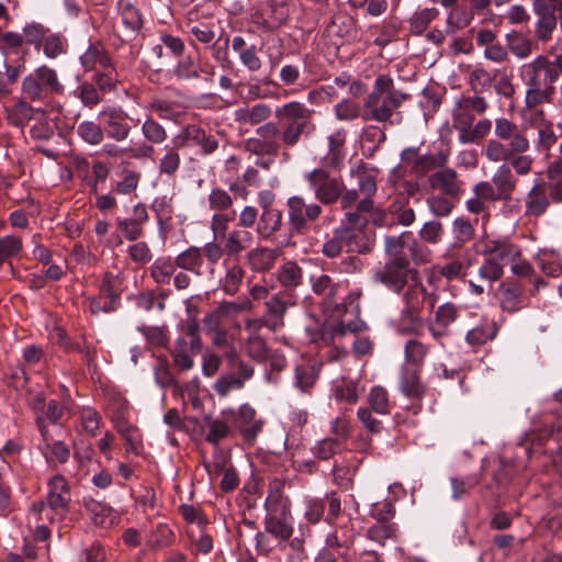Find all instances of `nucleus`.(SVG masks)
Listing matches in <instances>:
<instances>
[{
    "label": "nucleus",
    "instance_id": "1",
    "mask_svg": "<svg viewBox=\"0 0 562 562\" xmlns=\"http://www.w3.org/2000/svg\"><path fill=\"white\" fill-rule=\"evenodd\" d=\"M494 134L497 139L487 140L484 155L490 161L503 162L493 173L492 181L502 201H509L517 188L515 173L529 175L535 159L527 155L530 143L517 124L499 117L495 121Z\"/></svg>",
    "mask_w": 562,
    "mask_h": 562
},
{
    "label": "nucleus",
    "instance_id": "2",
    "mask_svg": "<svg viewBox=\"0 0 562 562\" xmlns=\"http://www.w3.org/2000/svg\"><path fill=\"white\" fill-rule=\"evenodd\" d=\"M314 113V109L300 101H290L278 106L274 111L277 121L261 124L255 136L245 142L246 151L261 157H276L281 147H296L315 134Z\"/></svg>",
    "mask_w": 562,
    "mask_h": 562
},
{
    "label": "nucleus",
    "instance_id": "3",
    "mask_svg": "<svg viewBox=\"0 0 562 562\" xmlns=\"http://www.w3.org/2000/svg\"><path fill=\"white\" fill-rule=\"evenodd\" d=\"M411 235V232H404L398 236L384 237L386 260L373 270L371 276L373 283L400 294L409 280H418L419 272L412 266L409 257L404 251L405 238Z\"/></svg>",
    "mask_w": 562,
    "mask_h": 562
},
{
    "label": "nucleus",
    "instance_id": "4",
    "mask_svg": "<svg viewBox=\"0 0 562 562\" xmlns=\"http://www.w3.org/2000/svg\"><path fill=\"white\" fill-rule=\"evenodd\" d=\"M520 78L526 86L525 104L535 109L543 103H552L557 93L554 83L557 71L547 55H538L520 67Z\"/></svg>",
    "mask_w": 562,
    "mask_h": 562
},
{
    "label": "nucleus",
    "instance_id": "5",
    "mask_svg": "<svg viewBox=\"0 0 562 562\" xmlns=\"http://www.w3.org/2000/svg\"><path fill=\"white\" fill-rule=\"evenodd\" d=\"M408 97V94L395 89L394 81L389 75H379L374 80L372 91L363 102V121H375L378 123L390 121L392 123L391 119L394 111Z\"/></svg>",
    "mask_w": 562,
    "mask_h": 562
},
{
    "label": "nucleus",
    "instance_id": "6",
    "mask_svg": "<svg viewBox=\"0 0 562 562\" xmlns=\"http://www.w3.org/2000/svg\"><path fill=\"white\" fill-rule=\"evenodd\" d=\"M65 87L54 68L42 65L26 75L21 93L30 102L48 103L54 95L64 93Z\"/></svg>",
    "mask_w": 562,
    "mask_h": 562
},
{
    "label": "nucleus",
    "instance_id": "7",
    "mask_svg": "<svg viewBox=\"0 0 562 562\" xmlns=\"http://www.w3.org/2000/svg\"><path fill=\"white\" fill-rule=\"evenodd\" d=\"M331 169L317 167L304 175V180L315 200L322 205H334L341 198L345 182L340 176H334Z\"/></svg>",
    "mask_w": 562,
    "mask_h": 562
},
{
    "label": "nucleus",
    "instance_id": "8",
    "mask_svg": "<svg viewBox=\"0 0 562 562\" xmlns=\"http://www.w3.org/2000/svg\"><path fill=\"white\" fill-rule=\"evenodd\" d=\"M98 119L103 125L105 136L116 143L126 140L133 126L138 123L121 105L116 104L104 106L99 112Z\"/></svg>",
    "mask_w": 562,
    "mask_h": 562
},
{
    "label": "nucleus",
    "instance_id": "9",
    "mask_svg": "<svg viewBox=\"0 0 562 562\" xmlns=\"http://www.w3.org/2000/svg\"><path fill=\"white\" fill-rule=\"evenodd\" d=\"M289 227L292 234H305L310 224L316 222L323 209L317 202L306 203L303 196L293 195L286 200Z\"/></svg>",
    "mask_w": 562,
    "mask_h": 562
},
{
    "label": "nucleus",
    "instance_id": "10",
    "mask_svg": "<svg viewBox=\"0 0 562 562\" xmlns=\"http://www.w3.org/2000/svg\"><path fill=\"white\" fill-rule=\"evenodd\" d=\"M297 302V295L294 290H281L273 293L265 303L266 311L260 319V324L272 331H277L284 326V315L289 307Z\"/></svg>",
    "mask_w": 562,
    "mask_h": 562
},
{
    "label": "nucleus",
    "instance_id": "11",
    "mask_svg": "<svg viewBox=\"0 0 562 562\" xmlns=\"http://www.w3.org/2000/svg\"><path fill=\"white\" fill-rule=\"evenodd\" d=\"M404 160L411 165V171L417 177H424L435 169L443 168L450 156L449 149H440L435 154L419 155L418 148L409 147L404 150Z\"/></svg>",
    "mask_w": 562,
    "mask_h": 562
},
{
    "label": "nucleus",
    "instance_id": "12",
    "mask_svg": "<svg viewBox=\"0 0 562 562\" xmlns=\"http://www.w3.org/2000/svg\"><path fill=\"white\" fill-rule=\"evenodd\" d=\"M461 307L452 302H446L437 307L434 316L427 322V328L431 337L442 344L443 339L450 337L451 325L458 319Z\"/></svg>",
    "mask_w": 562,
    "mask_h": 562
},
{
    "label": "nucleus",
    "instance_id": "13",
    "mask_svg": "<svg viewBox=\"0 0 562 562\" xmlns=\"http://www.w3.org/2000/svg\"><path fill=\"white\" fill-rule=\"evenodd\" d=\"M289 18L284 1L268 2L266 7L251 14V21L258 30L272 32L281 27Z\"/></svg>",
    "mask_w": 562,
    "mask_h": 562
},
{
    "label": "nucleus",
    "instance_id": "14",
    "mask_svg": "<svg viewBox=\"0 0 562 562\" xmlns=\"http://www.w3.org/2000/svg\"><path fill=\"white\" fill-rule=\"evenodd\" d=\"M481 252L503 268L510 262H515L521 256L520 248L507 238L486 240Z\"/></svg>",
    "mask_w": 562,
    "mask_h": 562
},
{
    "label": "nucleus",
    "instance_id": "15",
    "mask_svg": "<svg viewBox=\"0 0 562 562\" xmlns=\"http://www.w3.org/2000/svg\"><path fill=\"white\" fill-rule=\"evenodd\" d=\"M341 240L345 241L347 251L356 254H369L374 247V232L367 227L340 226Z\"/></svg>",
    "mask_w": 562,
    "mask_h": 562
},
{
    "label": "nucleus",
    "instance_id": "16",
    "mask_svg": "<svg viewBox=\"0 0 562 562\" xmlns=\"http://www.w3.org/2000/svg\"><path fill=\"white\" fill-rule=\"evenodd\" d=\"M47 506L64 517L69 512L70 487L63 475H55L48 481Z\"/></svg>",
    "mask_w": 562,
    "mask_h": 562
},
{
    "label": "nucleus",
    "instance_id": "17",
    "mask_svg": "<svg viewBox=\"0 0 562 562\" xmlns=\"http://www.w3.org/2000/svg\"><path fill=\"white\" fill-rule=\"evenodd\" d=\"M427 183L430 189L438 190L441 194L449 198L459 200L462 192V182L459 180L458 172L452 168H446V166L435 172H432Z\"/></svg>",
    "mask_w": 562,
    "mask_h": 562
},
{
    "label": "nucleus",
    "instance_id": "18",
    "mask_svg": "<svg viewBox=\"0 0 562 562\" xmlns=\"http://www.w3.org/2000/svg\"><path fill=\"white\" fill-rule=\"evenodd\" d=\"M346 138L347 132L339 128L327 137V153L322 158L323 167L335 171H340L346 159Z\"/></svg>",
    "mask_w": 562,
    "mask_h": 562
},
{
    "label": "nucleus",
    "instance_id": "19",
    "mask_svg": "<svg viewBox=\"0 0 562 562\" xmlns=\"http://www.w3.org/2000/svg\"><path fill=\"white\" fill-rule=\"evenodd\" d=\"M180 146H196L203 155H211L218 148V139L201 126L190 124L182 131Z\"/></svg>",
    "mask_w": 562,
    "mask_h": 562
},
{
    "label": "nucleus",
    "instance_id": "20",
    "mask_svg": "<svg viewBox=\"0 0 562 562\" xmlns=\"http://www.w3.org/2000/svg\"><path fill=\"white\" fill-rule=\"evenodd\" d=\"M173 76L179 80H196L202 74L214 75V66L200 61L199 55L187 54L176 64Z\"/></svg>",
    "mask_w": 562,
    "mask_h": 562
},
{
    "label": "nucleus",
    "instance_id": "21",
    "mask_svg": "<svg viewBox=\"0 0 562 562\" xmlns=\"http://www.w3.org/2000/svg\"><path fill=\"white\" fill-rule=\"evenodd\" d=\"M265 530L281 541H288L293 535V517L291 510L266 513Z\"/></svg>",
    "mask_w": 562,
    "mask_h": 562
},
{
    "label": "nucleus",
    "instance_id": "22",
    "mask_svg": "<svg viewBox=\"0 0 562 562\" xmlns=\"http://www.w3.org/2000/svg\"><path fill=\"white\" fill-rule=\"evenodd\" d=\"M222 241L226 248V257L239 261L240 255L248 251L255 241V235L249 229L234 227L228 232Z\"/></svg>",
    "mask_w": 562,
    "mask_h": 562
},
{
    "label": "nucleus",
    "instance_id": "23",
    "mask_svg": "<svg viewBox=\"0 0 562 562\" xmlns=\"http://www.w3.org/2000/svg\"><path fill=\"white\" fill-rule=\"evenodd\" d=\"M310 282L313 293L317 296H322L323 299V310L327 311L334 304L341 289V283L335 282L328 274L325 273L311 276Z\"/></svg>",
    "mask_w": 562,
    "mask_h": 562
},
{
    "label": "nucleus",
    "instance_id": "24",
    "mask_svg": "<svg viewBox=\"0 0 562 562\" xmlns=\"http://www.w3.org/2000/svg\"><path fill=\"white\" fill-rule=\"evenodd\" d=\"M283 226V212L279 210H266L260 212L256 226V235L261 240L273 241Z\"/></svg>",
    "mask_w": 562,
    "mask_h": 562
},
{
    "label": "nucleus",
    "instance_id": "25",
    "mask_svg": "<svg viewBox=\"0 0 562 562\" xmlns=\"http://www.w3.org/2000/svg\"><path fill=\"white\" fill-rule=\"evenodd\" d=\"M335 530L327 535L326 546L329 548H337V550H348L355 541L356 530L350 516L344 520H337L336 524H330Z\"/></svg>",
    "mask_w": 562,
    "mask_h": 562
},
{
    "label": "nucleus",
    "instance_id": "26",
    "mask_svg": "<svg viewBox=\"0 0 562 562\" xmlns=\"http://www.w3.org/2000/svg\"><path fill=\"white\" fill-rule=\"evenodd\" d=\"M551 202L548 184L544 182L536 183L527 194L525 214L539 217L547 212Z\"/></svg>",
    "mask_w": 562,
    "mask_h": 562
},
{
    "label": "nucleus",
    "instance_id": "27",
    "mask_svg": "<svg viewBox=\"0 0 562 562\" xmlns=\"http://www.w3.org/2000/svg\"><path fill=\"white\" fill-rule=\"evenodd\" d=\"M532 11L538 16L535 33L540 42H548L552 37V32L558 25V9L553 7L532 5Z\"/></svg>",
    "mask_w": 562,
    "mask_h": 562
},
{
    "label": "nucleus",
    "instance_id": "28",
    "mask_svg": "<svg viewBox=\"0 0 562 562\" xmlns=\"http://www.w3.org/2000/svg\"><path fill=\"white\" fill-rule=\"evenodd\" d=\"M280 255L279 249L258 246L246 252L245 259L250 269L256 272H266L272 269Z\"/></svg>",
    "mask_w": 562,
    "mask_h": 562
},
{
    "label": "nucleus",
    "instance_id": "29",
    "mask_svg": "<svg viewBox=\"0 0 562 562\" xmlns=\"http://www.w3.org/2000/svg\"><path fill=\"white\" fill-rule=\"evenodd\" d=\"M285 480L281 477H273L268 483V495L265 501L266 513L291 510V502L284 494Z\"/></svg>",
    "mask_w": 562,
    "mask_h": 562
},
{
    "label": "nucleus",
    "instance_id": "30",
    "mask_svg": "<svg viewBox=\"0 0 562 562\" xmlns=\"http://www.w3.org/2000/svg\"><path fill=\"white\" fill-rule=\"evenodd\" d=\"M400 389L405 396L414 400H422L427 392V386L420 381L419 371L411 367L402 369Z\"/></svg>",
    "mask_w": 562,
    "mask_h": 562
},
{
    "label": "nucleus",
    "instance_id": "31",
    "mask_svg": "<svg viewBox=\"0 0 562 562\" xmlns=\"http://www.w3.org/2000/svg\"><path fill=\"white\" fill-rule=\"evenodd\" d=\"M271 108L266 103H256L251 106L246 105L238 108L234 111V120L238 124L244 125H258L267 123L266 121L271 116Z\"/></svg>",
    "mask_w": 562,
    "mask_h": 562
},
{
    "label": "nucleus",
    "instance_id": "32",
    "mask_svg": "<svg viewBox=\"0 0 562 562\" xmlns=\"http://www.w3.org/2000/svg\"><path fill=\"white\" fill-rule=\"evenodd\" d=\"M175 265H177V267L181 270L200 277L202 274V267L204 265L202 250L200 247L190 246L176 256Z\"/></svg>",
    "mask_w": 562,
    "mask_h": 562
},
{
    "label": "nucleus",
    "instance_id": "33",
    "mask_svg": "<svg viewBox=\"0 0 562 562\" xmlns=\"http://www.w3.org/2000/svg\"><path fill=\"white\" fill-rule=\"evenodd\" d=\"M99 293L108 299L109 303L119 308L123 293V279L110 271L104 272L99 285Z\"/></svg>",
    "mask_w": 562,
    "mask_h": 562
},
{
    "label": "nucleus",
    "instance_id": "34",
    "mask_svg": "<svg viewBox=\"0 0 562 562\" xmlns=\"http://www.w3.org/2000/svg\"><path fill=\"white\" fill-rule=\"evenodd\" d=\"M499 301L504 311L514 313L521 308L522 286L516 282H503L499 288Z\"/></svg>",
    "mask_w": 562,
    "mask_h": 562
},
{
    "label": "nucleus",
    "instance_id": "35",
    "mask_svg": "<svg viewBox=\"0 0 562 562\" xmlns=\"http://www.w3.org/2000/svg\"><path fill=\"white\" fill-rule=\"evenodd\" d=\"M201 350L192 348V342H189L187 338L179 337L175 341V346L171 350V356L175 366L180 371H187L193 368L194 361L192 355L199 353Z\"/></svg>",
    "mask_w": 562,
    "mask_h": 562
},
{
    "label": "nucleus",
    "instance_id": "36",
    "mask_svg": "<svg viewBox=\"0 0 562 562\" xmlns=\"http://www.w3.org/2000/svg\"><path fill=\"white\" fill-rule=\"evenodd\" d=\"M35 109L24 97L16 101L11 108L7 109L8 122L16 127H24L25 124L34 119Z\"/></svg>",
    "mask_w": 562,
    "mask_h": 562
},
{
    "label": "nucleus",
    "instance_id": "37",
    "mask_svg": "<svg viewBox=\"0 0 562 562\" xmlns=\"http://www.w3.org/2000/svg\"><path fill=\"white\" fill-rule=\"evenodd\" d=\"M80 63L86 70H92L98 65L109 68L112 64L108 52L100 43L91 44L80 56Z\"/></svg>",
    "mask_w": 562,
    "mask_h": 562
},
{
    "label": "nucleus",
    "instance_id": "38",
    "mask_svg": "<svg viewBox=\"0 0 562 562\" xmlns=\"http://www.w3.org/2000/svg\"><path fill=\"white\" fill-rule=\"evenodd\" d=\"M277 278L284 290H293L302 284L303 271L295 261H286L278 269Z\"/></svg>",
    "mask_w": 562,
    "mask_h": 562
},
{
    "label": "nucleus",
    "instance_id": "39",
    "mask_svg": "<svg viewBox=\"0 0 562 562\" xmlns=\"http://www.w3.org/2000/svg\"><path fill=\"white\" fill-rule=\"evenodd\" d=\"M498 328L493 321L485 319L468 331L465 340L471 346H482L495 338Z\"/></svg>",
    "mask_w": 562,
    "mask_h": 562
},
{
    "label": "nucleus",
    "instance_id": "40",
    "mask_svg": "<svg viewBox=\"0 0 562 562\" xmlns=\"http://www.w3.org/2000/svg\"><path fill=\"white\" fill-rule=\"evenodd\" d=\"M345 222L344 226L349 227H367L368 220L362 216L363 213H370L373 211V199L363 198L361 199L355 209L345 210Z\"/></svg>",
    "mask_w": 562,
    "mask_h": 562
},
{
    "label": "nucleus",
    "instance_id": "41",
    "mask_svg": "<svg viewBox=\"0 0 562 562\" xmlns=\"http://www.w3.org/2000/svg\"><path fill=\"white\" fill-rule=\"evenodd\" d=\"M474 123V115L457 102L452 111V126L458 131V139L463 144L467 134Z\"/></svg>",
    "mask_w": 562,
    "mask_h": 562
},
{
    "label": "nucleus",
    "instance_id": "42",
    "mask_svg": "<svg viewBox=\"0 0 562 562\" xmlns=\"http://www.w3.org/2000/svg\"><path fill=\"white\" fill-rule=\"evenodd\" d=\"M474 13L465 7H454L448 14L446 21V33L452 34L464 29L472 22Z\"/></svg>",
    "mask_w": 562,
    "mask_h": 562
},
{
    "label": "nucleus",
    "instance_id": "43",
    "mask_svg": "<svg viewBox=\"0 0 562 562\" xmlns=\"http://www.w3.org/2000/svg\"><path fill=\"white\" fill-rule=\"evenodd\" d=\"M77 134L81 140L92 146L100 145L105 137L103 125L93 121L79 123Z\"/></svg>",
    "mask_w": 562,
    "mask_h": 562
},
{
    "label": "nucleus",
    "instance_id": "44",
    "mask_svg": "<svg viewBox=\"0 0 562 562\" xmlns=\"http://www.w3.org/2000/svg\"><path fill=\"white\" fill-rule=\"evenodd\" d=\"M334 114L338 121L351 122L359 117L363 120V105L357 101L345 98L334 105Z\"/></svg>",
    "mask_w": 562,
    "mask_h": 562
},
{
    "label": "nucleus",
    "instance_id": "45",
    "mask_svg": "<svg viewBox=\"0 0 562 562\" xmlns=\"http://www.w3.org/2000/svg\"><path fill=\"white\" fill-rule=\"evenodd\" d=\"M389 213L395 216V223L402 226H411L416 220L415 211L408 206V199H394L389 204Z\"/></svg>",
    "mask_w": 562,
    "mask_h": 562
},
{
    "label": "nucleus",
    "instance_id": "46",
    "mask_svg": "<svg viewBox=\"0 0 562 562\" xmlns=\"http://www.w3.org/2000/svg\"><path fill=\"white\" fill-rule=\"evenodd\" d=\"M175 533L166 524H159L153 529L146 539V544L153 550H159L172 544Z\"/></svg>",
    "mask_w": 562,
    "mask_h": 562
},
{
    "label": "nucleus",
    "instance_id": "47",
    "mask_svg": "<svg viewBox=\"0 0 562 562\" xmlns=\"http://www.w3.org/2000/svg\"><path fill=\"white\" fill-rule=\"evenodd\" d=\"M47 58L55 59L67 53V38L58 33H47L42 45Z\"/></svg>",
    "mask_w": 562,
    "mask_h": 562
},
{
    "label": "nucleus",
    "instance_id": "48",
    "mask_svg": "<svg viewBox=\"0 0 562 562\" xmlns=\"http://www.w3.org/2000/svg\"><path fill=\"white\" fill-rule=\"evenodd\" d=\"M177 265H175V260L171 258H158L154 261L150 267V277L158 284H168L170 278L176 271Z\"/></svg>",
    "mask_w": 562,
    "mask_h": 562
},
{
    "label": "nucleus",
    "instance_id": "49",
    "mask_svg": "<svg viewBox=\"0 0 562 562\" xmlns=\"http://www.w3.org/2000/svg\"><path fill=\"white\" fill-rule=\"evenodd\" d=\"M439 11L436 8H426L416 12L409 19V31L414 35H422L429 24L437 19Z\"/></svg>",
    "mask_w": 562,
    "mask_h": 562
},
{
    "label": "nucleus",
    "instance_id": "50",
    "mask_svg": "<svg viewBox=\"0 0 562 562\" xmlns=\"http://www.w3.org/2000/svg\"><path fill=\"white\" fill-rule=\"evenodd\" d=\"M506 43L509 50L518 58H526L532 52V42L519 32L513 31L506 34Z\"/></svg>",
    "mask_w": 562,
    "mask_h": 562
},
{
    "label": "nucleus",
    "instance_id": "51",
    "mask_svg": "<svg viewBox=\"0 0 562 562\" xmlns=\"http://www.w3.org/2000/svg\"><path fill=\"white\" fill-rule=\"evenodd\" d=\"M245 271L238 261H234L226 270L225 277L222 280V289L228 295H234L238 292Z\"/></svg>",
    "mask_w": 562,
    "mask_h": 562
},
{
    "label": "nucleus",
    "instance_id": "52",
    "mask_svg": "<svg viewBox=\"0 0 562 562\" xmlns=\"http://www.w3.org/2000/svg\"><path fill=\"white\" fill-rule=\"evenodd\" d=\"M225 357L233 374L240 378L243 381L249 380L252 376V366L245 362L234 347H231L228 351H225Z\"/></svg>",
    "mask_w": 562,
    "mask_h": 562
},
{
    "label": "nucleus",
    "instance_id": "53",
    "mask_svg": "<svg viewBox=\"0 0 562 562\" xmlns=\"http://www.w3.org/2000/svg\"><path fill=\"white\" fill-rule=\"evenodd\" d=\"M209 209L213 212L232 211L234 198L223 188L215 187L211 190L209 196Z\"/></svg>",
    "mask_w": 562,
    "mask_h": 562
},
{
    "label": "nucleus",
    "instance_id": "54",
    "mask_svg": "<svg viewBox=\"0 0 562 562\" xmlns=\"http://www.w3.org/2000/svg\"><path fill=\"white\" fill-rule=\"evenodd\" d=\"M496 75L492 76L483 67H476L470 72L468 83L473 92L483 93L492 87Z\"/></svg>",
    "mask_w": 562,
    "mask_h": 562
},
{
    "label": "nucleus",
    "instance_id": "55",
    "mask_svg": "<svg viewBox=\"0 0 562 562\" xmlns=\"http://www.w3.org/2000/svg\"><path fill=\"white\" fill-rule=\"evenodd\" d=\"M83 507L90 514L91 519L97 526H105L111 515V508L93 498H83Z\"/></svg>",
    "mask_w": 562,
    "mask_h": 562
},
{
    "label": "nucleus",
    "instance_id": "56",
    "mask_svg": "<svg viewBox=\"0 0 562 562\" xmlns=\"http://www.w3.org/2000/svg\"><path fill=\"white\" fill-rule=\"evenodd\" d=\"M74 93L89 109L95 108L102 101V95L92 82H81Z\"/></svg>",
    "mask_w": 562,
    "mask_h": 562
},
{
    "label": "nucleus",
    "instance_id": "57",
    "mask_svg": "<svg viewBox=\"0 0 562 562\" xmlns=\"http://www.w3.org/2000/svg\"><path fill=\"white\" fill-rule=\"evenodd\" d=\"M91 82L103 93L115 91L117 79L113 65L111 64L109 68H103L101 71H95Z\"/></svg>",
    "mask_w": 562,
    "mask_h": 562
},
{
    "label": "nucleus",
    "instance_id": "58",
    "mask_svg": "<svg viewBox=\"0 0 562 562\" xmlns=\"http://www.w3.org/2000/svg\"><path fill=\"white\" fill-rule=\"evenodd\" d=\"M236 211H222L214 212L211 218V231L214 234V238H223L226 234H228V225L232 221L235 220Z\"/></svg>",
    "mask_w": 562,
    "mask_h": 562
},
{
    "label": "nucleus",
    "instance_id": "59",
    "mask_svg": "<svg viewBox=\"0 0 562 562\" xmlns=\"http://www.w3.org/2000/svg\"><path fill=\"white\" fill-rule=\"evenodd\" d=\"M422 316L419 311L402 308L398 318V330L403 334H416L420 327Z\"/></svg>",
    "mask_w": 562,
    "mask_h": 562
},
{
    "label": "nucleus",
    "instance_id": "60",
    "mask_svg": "<svg viewBox=\"0 0 562 562\" xmlns=\"http://www.w3.org/2000/svg\"><path fill=\"white\" fill-rule=\"evenodd\" d=\"M454 201V199L445 194H437L428 198L426 202L434 215L438 217H446L452 212Z\"/></svg>",
    "mask_w": 562,
    "mask_h": 562
},
{
    "label": "nucleus",
    "instance_id": "61",
    "mask_svg": "<svg viewBox=\"0 0 562 562\" xmlns=\"http://www.w3.org/2000/svg\"><path fill=\"white\" fill-rule=\"evenodd\" d=\"M23 248L22 239L14 235L0 237V265L16 257Z\"/></svg>",
    "mask_w": 562,
    "mask_h": 562
},
{
    "label": "nucleus",
    "instance_id": "62",
    "mask_svg": "<svg viewBox=\"0 0 562 562\" xmlns=\"http://www.w3.org/2000/svg\"><path fill=\"white\" fill-rule=\"evenodd\" d=\"M369 408L378 414H390L389 395L386 390L382 386H374L371 389L369 394Z\"/></svg>",
    "mask_w": 562,
    "mask_h": 562
},
{
    "label": "nucleus",
    "instance_id": "63",
    "mask_svg": "<svg viewBox=\"0 0 562 562\" xmlns=\"http://www.w3.org/2000/svg\"><path fill=\"white\" fill-rule=\"evenodd\" d=\"M123 24L132 32H137L143 26V19L139 10L133 4L120 2Z\"/></svg>",
    "mask_w": 562,
    "mask_h": 562
},
{
    "label": "nucleus",
    "instance_id": "64",
    "mask_svg": "<svg viewBox=\"0 0 562 562\" xmlns=\"http://www.w3.org/2000/svg\"><path fill=\"white\" fill-rule=\"evenodd\" d=\"M426 289L424 286L412 285L406 289L403 294L404 307L422 312L424 301L426 299Z\"/></svg>",
    "mask_w": 562,
    "mask_h": 562
}]
</instances>
